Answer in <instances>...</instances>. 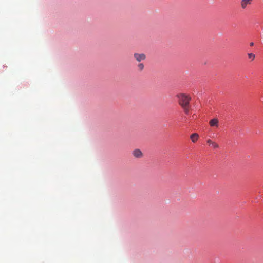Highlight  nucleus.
<instances>
[{
  "label": "nucleus",
  "mask_w": 263,
  "mask_h": 263,
  "mask_svg": "<svg viewBox=\"0 0 263 263\" xmlns=\"http://www.w3.org/2000/svg\"><path fill=\"white\" fill-rule=\"evenodd\" d=\"M178 99L179 105L182 107L190 105V102L191 100V97L185 93H179L177 95Z\"/></svg>",
  "instance_id": "1"
},
{
  "label": "nucleus",
  "mask_w": 263,
  "mask_h": 263,
  "mask_svg": "<svg viewBox=\"0 0 263 263\" xmlns=\"http://www.w3.org/2000/svg\"><path fill=\"white\" fill-rule=\"evenodd\" d=\"M134 57L136 60V61L139 62H141V61L144 60L146 59V56L143 53L139 54L135 53L134 54Z\"/></svg>",
  "instance_id": "2"
},
{
  "label": "nucleus",
  "mask_w": 263,
  "mask_h": 263,
  "mask_svg": "<svg viewBox=\"0 0 263 263\" xmlns=\"http://www.w3.org/2000/svg\"><path fill=\"white\" fill-rule=\"evenodd\" d=\"M133 155L135 158H141L142 156V153L139 149H135L133 151Z\"/></svg>",
  "instance_id": "3"
},
{
  "label": "nucleus",
  "mask_w": 263,
  "mask_h": 263,
  "mask_svg": "<svg viewBox=\"0 0 263 263\" xmlns=\"http://www.w3.org/2000/svg\"><path fill=\"white\" fill-rule=\"evenodd\" d=\"M206 142L209 145L211 146L212 148L214 149L219 148L218 144L215 142L212 141L211 140L208 139Z\"/></svg>",
  "instance_id": "4"
},
{
  "label": "nucleus",
  "mask_w": 263,
  "mask_h": 263,
  "mask_svg": "<svg viewBox=\"0 0 263 263\" xmlns=\"http://www.w3.org/2000/svg\"><path fill=\"white\" fill-rule=\"evenodd\" d=\"M209 124L212 127H218V120L216 118H214L211 120L209 122Z\"/></svg>",
  "instance_id": "5"
},
{
  "label": "nucleus",
  "mask_w": 263,
  "mask_h": 263,
  "mask_svg": "<svg viewBox=\"0 0 263 263\" xmlns=\"http://www.w3.org/2000/svg\"><path fill=\"white\" fill-rule=\"evenodd\" d=\"M252 0H242L241 2V6L242 9H245L247 5L251 4Z\"/></svg>",
  "instance_id": "6"
},
{
  "label": "nucleus",
  "mask_w": 263,
  "mask_h": 263,
  "mask_svg": "<svg viewBox=\"0 0 263 263\" xmlns=\"http://www.w3.org/2000/svg\"><path fill=\"white\" fill-rule=\"evenodd\" d=\"M199 138V135L197 133H193L192 134L190 138L193 143H195L197 142Z\"/></svg>",
  "instance_id": "7"
},
{
  "label": "nucleus",
  "mask_w": 263,
  "mask_h": 263,
  "mask_svg": "<svg viewBox=\"0 0 263 263\" xmlns=\"http://www.w3.org/2000/svg\"><path fill=\"white\" fill-rule=\"evenodd\" d=\"M182 108H183V111H184V113L186 115H189V114L190 105H187V106H182Z\"/></svg>",
  "instance_id": "8"
},
{
  "label": "nucleus",
  "mask_w": 263,
  "mask_h": 263,
  "mask_svg": "<svg viewBox=\"0 0 263 263\" xmlns=\"http://www.w3.org/2000/svg\"><path fill=\"white\" fill-rule=\"evenodd\" d=\"M138 69L141 71H142L144 69V65L142 64V63H139L138 65Z\"/></svg>",
  "instance_id": "9"
},
{
  "label": "nucleus",
  "mask_w": 263,
  "mask_h": 263,
  "mask_svg": "<svg viewBox=\"0 0 263 263\" xmlns=\"http://www.w3.org/2000/svg\"><path fill=\"white\" fill-rule=\"evenodd\" d=\"M248 57L249 59H251V60H253L255 58V54L253 53H250L248 54Z\"/></svg>",
  "instance_id": "10"
},
{
  "label": "nucleus",
  "mask_w": 263,
  "mask_h": 263,
  "mask_svg": "<svg viewBox=\"0 0 263 263\" xmlns=\"http://www.w3.org/2000/svg\"><path fill=\"white\" fill-rule=\"evenodd\" d=\"M253 44H254V43L253 42H251V43H250V46H253Z\"/></svg>",
  "instance_id": "11"
},
{
  "label": "nucleus",
  "mask_w": 263,
  "mask_h": 263,
  "mask_svg": "<svg viewBox=\"0 0 263 263\" xmlns=\"http://www.w3.org/2000/svg\"><path fill=\"white\" fill-rule=\"evenodd\" d=\"M260 100L263 102V97L261 98Z\"/></svg>",
  "instance_id": "12"
}]
</instances>
